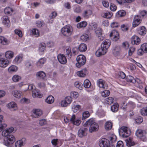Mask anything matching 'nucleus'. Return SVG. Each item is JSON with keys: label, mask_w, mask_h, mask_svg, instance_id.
Returning <instances> with one entry per match:
<instances>
[{"label": "nucleus", "mask_w": 147, "mask_h": 147, "mask_svg": "<svg viewBox=\"0 0 147 147\" xmlns=\"http://www.w3.org/2000/svg\"><path fill=\"white\" fill-rule=\"evenodd\" d=\"M119 132L120 136L123 138H127L131 134L130 128L127 127L123 126L119 129Z\"/></svg>", "instance_id": "1"}, {"label": "nucleus", "mask_w": 147, "mask_h": 147, "mask_svg": "<svg viewBox=\"0 0 147 147\" xmlns=\"http://www.w3.org/2000/svg\"><path fill=\"white\" fill-rule=\"evenodd\" d=\"M61 31L64 36H69L72 34L73 32L72 28L70 25H66L62 28Z\"/></svg>", "instance_id": "2"}, {"label": "nucleus", "mask_w": 147, "mask_h": 147, "mask_svg": "<svg viewBox=\"0 0 147 147\" xmlns=\"http://www.w3.org/2000/svg\"><path fill=\"white\" fill-rule=\"evenodd\" d=\"M76 60L77 63L76 64V66L77 67L80 68L82 66L84 65L86 62V59L84 56L80 55L77 57Z\"/></svg>", "instance_id": "3"}, {"label": "nucleus", "mask_w": 147, "mask_h": 147, "mask_svg": "<svg viewBox=\"0 0 147 147\" xmlns=\"http://www.w3.org/2000/svg\"><path fill=\"white\" fill-rule=\"evenodd\" d=\"M135 134L137 137L140 139L142 141L144 142L146 141V133L145 131L142 129H138L136 131Z\"/></svg>", "instance_id": "4"}, {"label": "nucleus", "mask_w": 147, "mask_h": 147, "mask_svg": "<svg viewBox=\"0 0 147 147\" xmlns=\"http://www.w3.org/2000/svg\"><path fill=\"white\" fill-rule=\"evenodd\" d=\"M110 144L109 140L106 138H102L100 140L99 144L100 147H108Z\"/></svg>", "instance_id": "5"}, {"label": "nucleus", "mask_w": 147, "mask_h": 147, "mask_svg": "<svg viewBox=\"0 0 147 147\" xmlns=\"http://www.w3.org/2000/svg\"><path fill=\"white\" fill-rule=\"evenodd\" d=\"M42 114V111L39 109H34L32 110V116L33 118L39 117Z\"/></svg>", "instance_id": "6"}, {"label": "nucleus", "mask_w": 147, "mask_h": 147, "mask_svg": "<svg viewBox=\"0 0 147 147\" xmlns=\"http://www.w3.org/2000/svg\"><path fill=\"white\" fill-rule=\"evenodd\" d=\"M107 50L102 47L99 48L96 52L95 54L97 57L105 55L107 52Z\"/></svg>", "instance_id": "7"}, {"label": "nucleus", "mask_w": 147, "mask_h": 147, "mask_svg": "<svg viewBox=\"0 0 147 147\" xmlns=\"http://www.w3.org/2000/svg\"><path fill=\"white\" fill-rule=\"evenodd\" d=\"M110 36L114 41L118 40L119 38V33L116 30H113L110 34Z\"/></svg>", "instance_id": "8"}, {"label": "nucleus", "mask_w": 147, "mask_h": 147, "mask_svg": "<svg viewBox=\"0 0 147 147\" xmlns=\"http://www.w3.org/2000/svg\"><path fill=\"white\" fill-rule=\"evenodd\" d=\"M88 129L86 127L80 129L78 131V136L81 138L86 136L87 134Z\"/></svg>", "instance_id": "9"}, {"label": "nucleus", "mask_w": 147, "mask_h": 147, "mask_svg": "<svg viewBox=\"0 0 147 147\" xmlns=\"http://www.w3.org/2000/svg\"><path fill=\"white\" fill-rule=\"evenodd\" d=\"M14 128L13 127H11L7 128V129L3 130L2 132V135L3 136L7 137V136L9 135L10 133L14 131Z\"/></svg>", "instance_id": "10"}, {"label": "nucleus", "mask_w": 147, "mask_h": 147, "mask_svg": "<svg viewBox=\"0 0 147 147\" xmlns=\"http://www.w3.org/2000/svg\"><path fill=\"white\" fill-rule=\"evenodd\" d=\"M70 121L73 124L77 126L80 125L81 122L80 119H76V116L74 115L71 116L70 119Z\"/></svg>", "instance_id": "11"}, {"label": "nucleus", "mask_w": 147, "mask_h": 147, "mask_svg": "<svg viewBox=\"0 0 147 147\" xmlns=\"http://www.w3.org/2000/svg\"><path fill=\"white\" fill-rule=\"evenodd\" d=\"M57 59L58 61L62 64H65L67 62V60L65 56L63 54H59L57 56Z\"/></svg>", "instance_id": "12"}, {"label": "nucleus", "mask_w": 147, "mask_h": 147, "mask_svg": "<svg viewBox=\"0 0 147 147\" xmlns=\"http://www.w3.org/2000/svg\"><path fill=\"white\" fill-rule=\"evenodd\" d=\"M97 84L98 86L100 88L106 89L107 88V85L105 82L102 79H99L97 81Z\"/></svg>", "instance_id": "13"}, {"label": "nucleus", "mask_w": 147, "mask_h": 147, "mask_svg": "<svg viewBox=\"0 0 147 147\" xmlns=\"http://www.w3.org/2000/svg\"><path fill=\"white\" fill-rule=\"evenodd\" d=\"M23 57L22 54H19L17 55L13 61V63L15 64L20 63L22 61Z\"/></svg>", "instance_id": "14"}, {"label": "nucleus", "mask_w": 147, "mask_h": 147, "mask_svg": "<svg viewBox=\"0 0 147 147\" xmlns=\"http://www.w3.org/2000/svg\"><path fill=\"white\" fill-rule=\"evenodd\" d=\"M1 19L4 25L7 27H9L10 26V22L7 16H4L2 17Z\"/></svg>", "instance_id": "15"}, {"label": "nucleus", "mask_w": 147, "mask_h": 147, "mask_svg": "<svg viewBox=\"0 0 147 147\" xmlns=\"http://www.w3.org/2000/svg\"><path fill=\"white\" fill-rule=\"evenodd\" d=\"M9 64V61L8 60L0 57V67L5 68Z\"/></svg>", "instance_id": "16"}, {"label": "nucleus", "mask_w": 147, "mask_h": 147, "mask_svg": "<svg viewBox=\"0 0 147 147\" xmlns=\"http://www.w3.org/2000/svg\"><path fill=\"white\" fill-rule=\"evenodd\" d=\"M26 140L25 138H22L21 140L16 141L15 143L16 147H21L24 145L26 143Z\"/></svg>", "instance_id": "17"}, {"label": "nucleus", "mask_w": 147, "mask_h": 147, "mask_svg": "<svg viewBox=\"0 0 147 147\" xmlns=\"http://www.w3.org/2000/svg\"><path fill=\"white\" fill-rule=\"evenodd\" d=\"M36 76L38 79L44 80L46 77V74L44 72L40 71L36 73Z\"/></svg>", "instance_id": "18"}, {"label": "nucleus", "mask_w": 147, "mask_h": 147, "mask_svg": "<svg viewBox=\"0 0 147 147\" xmlns=\"http://www.w3.org/2000/svg\"><path fill=\"white\" fill-rule=\"evenodd\" d=\"M126 81L128 82H132L134 83L137 81V82L139 83H142V82L139 79H138L137 80H136L134 78L131 76H127L126 78Z\"/></svg>", "instance_id": "19"}, {"label": "nucleus", "mask_w": 147, "mask_h": 147, "mask_svg": "<svg viewBox=\"0 0 147 147\" xmlns=\"http://www.w3.org/2000/svg\"><path fill=\"white\" fill-rule=\"evenodd\" d=\"M131 42L133 44L139 45L140 42V39L136 36H133L131 39Z\"/></svg>", "instance_id": "20"}, {"label": "nucleus", "mask_w": 147, "mask_h": 147, "mask_svg": "<svg viewBox=\"0 0 147 147\" xmlns=\"http://www.w3.org/2000/svg\"><path fill=\"white\" fill-rule=\"evenodd\" d=\"M7 106L8 108L12 110L16 111L18 109L17 104L14 102H11L9 103L7 105Z\"/></svg>", "instance_id": "21"}, {"label": "nucleus", "mask_w": 147, "mask_h": 147, "mask_svg": "<svg viewBox=\"0 0 147 147\" xmlns=\"http://www.w3.org/2000/svg\"><path fill=\"white\" fill-rule=\"evenodd\" d=\"M110 40L108 39H107L105 40L102 43L101 45V47L106 49L107 50V49L110 46Z\"/></svg>", "instance_id": "22"}, {"label": "nucleus", "mask_w": 147, "mask_h": 147, "mask_svg": "<svg viewBox=\"0 0 147 147\" xmlns=\"http://www.w3.org/2000/svg\"><path fill=\"white\" fill-rule=\"evenodd\" d=\"M32 95L34 98L37 97L41 98L42 96V95L40 93V92L38 90L34 89L32 91Z\"/></svg>", "instance_id": "23"}, {"label": "nucleus", "mask_w": 147, "mask_h": 147, "mask_svg": "<svg viewBox=\"0 0 147 147\" xmlns=\"http://www.w3.org/2000/svg\"><path fill=\"white\" fill-rule=\"evenodd\" d=\"M89 127V131L90 133H92L93 132L98 131L99 129V126L97 123H95Z\"/></svg>", "instance_id": "24"}, {"label": "nucleus", "mask_w": 147, "mask_h": 147, "mask_svg": "<svg viewBox=\"0 0 147 147\" xmlns=\"http://www.w3.org/2000/svg\"><path fill=\"white\" fill-rule=\"evenodd\" d=\"M46 62V59L44 58H41L36 62V65L39 68H41Z\"/></svg>", "instance_id": "25"}, {"label": "nucleus", "mask_w": 147, "mask_h": 147, "mask_svg": "<svg viewBox=\"0 0 147 147\" xmlns=\"http://www.w3.org/2000/svg\"><path fill=\"white\" fill-rule=\"evenodd\" d=\"M121 51V48L119 46H116L113 50V52L114 55L116 56L119 55Z\"/></svg>", "instance_id": "26"}, {"label": "nucleus", "mask_w": 147, "mask_h": 147, "mask_svg": "<svg viewBox=\"0 0 147 147\" xmlns=\"http://www.w3.org/2000/svg\"><path fill=\"white\" fill-rule=\"evenodd\" d=\"M126 145L128 147H130L135 145V143L131 138L125 140Z\"/></svg>", "instance_id": "27"}, {"label": "nucleus", "mask_w": 147, "mask_h": 147, "mask_svg": "<svg viewBox=\"0 0 147 147\" xmlns=\"http://www.w3.org/2000/svg\"><path fill=\"white\" fill-rule=\"evenodd\" d=\"M95 120L93 118H91L88 120L84 124V126L85 127L88 125H89L90 126H92L93 125L96 123Z\"/></svg>", "instance_id": "28"}, {"label": "nucleus", "mask_w": 147, "mask_h": 147, "mask_svg": "<svg viewBox=\"0 0 147 147\" xmlns=\"http://www.w3.org/2000/svg\"><path fill=\"white\" fill-rule=\"evenodd\" d=\"M9 42L7 39L4 37L0 36V43L3 45H7Z\"/></svg>", "instance_id": "29"}, {"label": "nucleus", "mask_w": 147, "mask_h": 147, "mask_svg": "<svg viewBox=\"0 0 147 147\" xmlns=\"http://www.w3.org/2000/svg\"><path fill=\"white\" fill-rule=\"evenodd\" d=\"M14 55L13 52L11 51H9L6 52L5 53V57L8 59L12 58Z\"/></svg>", "instance_id": "30"}, {"label": "nucleus", "mask_w": 147, "mask_h": 147, "mask_svg": "<svg viewBox=\"0 0 147 147\" xmlns=\"http://www.w3.org/2000/svg\"><path fill=\"white\" fill-rule=\"evenodd\" d=\"M86 72V69H84L80 71H78L76 73L77 75L80 77H84L85 76Z\"/></svg>", "instance_id": "31"}, {"label": "nucleus", "mask_w": 147, "mask_h": 147, "mask_svg": "<svg viewBox=\"0 0 147 147\" xmlns=\"http://www.w3.org/2000/svg\"><path fill=\"white\" fill-rule=\"evenodd\" d=\"M92 14V11L90 9L85 10L83 13V16L86 18H88Z\"/></svg>", "instance_id": "32"}, {"label": "nucleus", "mask_w": 147, "mask_h": 147, "mask_svg": "<svg viewBox=\"0 0 147 147\" xmlns=\"http://www.w3.org/2000/svg\"><path fill=\"white\" fill-rule=\"evenodd\" d=\"M12 94L16 98H20L22 95V93L21 92L17 90H14L12 92Z\"/></svg>", "instance_id": "33"}, {"label": "nucleus", "mask_w": 147, "mask_h": 147, "mask_svg": "<svg viewBox=\"0 0 147 147\" xmlns=\"http://www.w3.org/2000/svg\"><path fill=\"white\" fill-rule=\"evenodd\" d=\"M54 101V98L52 95L48 96L45 100V101L48 104H51L53 103Z\"/></svg>", "instance_id": "34"}, {"label": "nucleus", "mask_w": 147, "mask_h": 147, "mask_svg": "<svg viewBox=\"0 0 147 147\" xmlns=\"http://www.w3.org/2000/svg\"><path fill=\"white\" fill-rule=\"evenodd\" d=\"M138 33L141 35H144L146 34V28L142 26L140 28V29L138 30Z\"/></svg>", "instance_id": "35"}, {"label": "nucleus", "mask_w": 147, "mask_h": 147, "mask_svg": "<svg viewBox=\"0 0 147 147\" xmlns=\"http://www.w3.org/2000/svg\"><path fill=\"white\" fill-rule=\"evenodd\" d=\"M112 127V123L109 121H107L105 123V129L106 130H110Z\"/></svg>", "instance_id": "36"}, {"label": "nucleus", "mask_w": 147, "mask_h": 147, "mask_svg": "<svg viewBox=\"0 0 147 147\" xmlns=\"http://www.w3.org/2000/svg\"><path fill=\"white\" fill-rule=\"evenodd\" d=\"M78 49L80 52H84L87 49L86 45L83 43L81 44L79 46Z\"/></svg>", "instance_id": "37"}, {"label": "nucleus", "mask_w": 147, "mask_h": 147, "mask_svg": "<svg viewBox=\"0 0 147 147\" xmlns=\"http://www.w3.org/2000/svg\"><path fill=\"white\" fill-rule=\"evenodd\" d=\"M87 22L85 21H83L78 23L77 24V26L78 28H84L87 25Z\"/></svg>", "instance_id": "38"}, {"label": "nucleus", "mask_w": 147, "mask_h": 147, "mask_svg": "<svg viewBox=\"0 0 147 147\" xmlns=\"http://www.w3.org/2000/svg\"><path fill=\"white\" fill-rule=\"evenodd\" d=\"M114 101V99L111 97H109L105 99V103L109 105L113 103Z\"/></svg>", "instance_id": "39"}, {"label": "nucleus", "mask_w": 147, "mask_h": 147, "mask_svg": "<svg viewBox=\"0 0 147 147\" xmlns=\"http://www.w3.org/2000/svg\"><path fill=\"white\" fill-rule=\"evenodd\" d=\"M31 32L32 34L36 37H38L40 36V32L39 30L36 29H33L32 31Z\"/></svg>", "instance_id": "40"}, {"label": "nucleus", "mask_w": 147, "mask_h": 147, "mask_svg": "<svg viewBox=\"0 0 147 147\" xmlns=\"http://www.w3.org/2000/svg\"><path fill=\"white\" fill-rule=\"evenodd\" d=\"M112 16V13L109 12H104L101 14V16L102 17L107 18H110Z\"/></svg>", "instance_id": "41"}, {"label": "nucleus", "mask_w": 147, "mask_h": 147, "mask_svg": "<svg viewBox=\"0 0 147 147\" xmlns=\"http://www.w3.org/2000/svg\"><path fill=\"white\" fill-rule=\"evenodd\" d=\"M119 105L117 103H115L111 106V109L113 112L117 111L118 110Z\"/></svg>", "instance_id": "42"}, {"label": "nucleus", "mask_w": 147, "mask_h": 147, "mask_svg": "<svg viewBox=\"0 0 147 147\" xmlns=\"http://www.w3.org/2000/svg\"><path fill=\"white\" fill-rule=\"evenodd\" d=\"M74 86L80 90H82L83 88L82 84L80 82H76L74 84Z\"/></svg>", "instance_id": "43"}, {"label": "nucleus", "mask_w": 147, "mask_h": 147, "mask_svg": "<svg viewBox=\"0 0 147 147\" xmlns=\"http://www.w3.org/2000/svg\"><path fill=\"white\" fill-rule=\"evenodd\" d=\"M141 114L143 116H147V107L142 108L140 110Z\"/></svg>", "instance_id": "44"}, {"label": "nucleus", "mask_w": 147, "mask_h": 147, "mask_svg": "<svg viewBox=\"0 0 147 147\" xmlns=\"http://www.w3.org/2000/svg\"><path fill=\"white\" fill-rule=\"evenodd\" d=\"M126 14L125 11L123 10H121L118 11L116 15L118 17H122L124 16Z\"/></svg>", "instance_id": "45"}, {"label": "nucleus", "mask_w": 147, "mask_h": 147, "mask_svg": "<svg viewBox=\"0 0 147 147\" xmlns=\"http://www.w3.org/2000/svg\"><path fill=\"white\" fill-rule=\"evenodd\" d=\"M13 11V10L10 7H7L5 8L4 12L5 14H11Z\"/></svg>", "instance_id": "46"}, {"label": "nucleus", "mask_w": 147, "mask_h": 147, "mask_svg": "<svg viewBox=\"0 0 147 147\" xmlns=\"http://www.w3.org/2000/svg\"><path fill=\"white\" fill-rule=\"evenodd\" d=\"M7 140L13 143L15 140V138L14 136L13 135H9L8 136H7V137L6 138Z\"/></svg>", "instance_id": "47"}, {"label": "nucleus", "mask_w": 147, "mask_h": 147, "mask_svg": "<svg viewBox=\"0 0 147 147\" xmlns=\"http://www.w3.org/2000/svg\"><path fill=\"white\" fill-rule=\"evenodd\" d=\"M91 83L88 80H86L84 82V85L85 88H88L91 86Z\"/></svg>", "instance_id": "48"}, {"label": "nucleus", "mask_w": 147, "mask_h": 147, "mask_svg": "<svg viewBox=\"0 0 147 147\" xmlns=\"http://www.w3.org/2000/svg\"><path fill=\"white\" fill-rule=\"evenodd\" d=\"M135 48L134 47H130L128 51V55L129 56H131L135 51Z\"/></svg>", "instance_id": "49"}, {"label": "nucleus", "mask_w": 147, "mask_h": 147, "mask_svg": "<svg viewBox=\"0 0 147 147\" xmlns=\"http://www.w3.org/2000/svg\"><path fill=\"white\" fill-rule=\"evenodd\" d=\"M90 116V113L88 111H86L83 113L82 114V120H84Z\"/></svg>", "instance_id": "50"}, {"label": "nucleus", "mask_w": 147, "mask_h": 147, "mask_svg": "<svg viewBox=\"0 0 147 147\" xmlns=\"http://www.w3.org/2000/svg\"><path fill=\"white\" fill-rule=\"evenodd\" d=\"M97 24L94 23H91L89 24V28L90 30H95L96 29Z\"/></svg>", "instance_id": "51"}, {"label": "nucleus", "mask_w": 147, "mask_h": 147, "mask_svg": "<svg viewBox=\"0 0 147 147\" xmlns=\"http://www.w3.org/2000/svg\"><path fill=\"white\" fill-rule=\"evenodd\" d=\"M46 49V45L44 43H42L39 45V50L41 52H43Z\"/></svg>", "instance_id": "52"}, {"label": "nucleus", "mask_w": 147, "mask_h": 147, "mask_svg": "<svg viewBox=\"0 0 147 147\" xmlns=\"http://www.w3.org/2000/svg\"><path fill=\"white\" fill-rule=\"evenodd\" d=\"M81 108L80 105H73L72 107V110L74 113L76 112Z\"/></svg>", "instance_id": "53"}, {"label": "nucleus", "mask_w": 147, "mask_h": 147, "mask_svg": "<svg viewBox=\"0 0 147 147\" xmlns=\"http://www.w3.org/2000/svg\"><path fill=\"white\" fill-rule=\"evenodd\" d=\"M70 96L71 97H73L75 99L77 98L79 96V94L77 92L72 91L70 93Z\"/></svg>", "instance_id": "54"}, {"label": "nucleus", "mask_w": 147, "mask_h": 147, "mask_svg": "<svg viewBox=\"0 0 147 147\" xmlns=\"http://www.w3.org/2000/svg\"><path fill=\"white\" fill-rule=\"evenodd\" d=\"M18 69L17 67L15 65H13L10 66L8 69V71L9 72L16 71Z\"/></svg>", "instance_id": "55"}, {"label": "nucleus", "mask_w": 147, "mask_h": 147, "mask_svg": "<svg viewBox=\"0 0 147 147\" xmlns=\"http://www.w3.org/2000/svg\"><path fill=\"white\" fill-rule=\"evenodd\" d=\"M66 55H67L70 58L72 56V53L71 51V48L69 47H68L66 49Z\"/></svg>", "instance_id": "56"}, {"label": "nucleus", "mask_w": 147, "mask_h": 147, "mask_svg": "<svg viewBox=\"0 0 147 147\" xmlns=\"http://www.w3.org/2000/svg\"><path fill=\"white\" fill-rule=\"evenodd\" d=\"M96 35L98 37H100L102 35V30L100 28H97L95 31Z\"/></svg>", "instance_id": "57"}, {"label": "nucleus", "mask_w": 147, "mask_h": 147, "mask_svg": "<svg viewBox=\"0 0 147 147\" xmlns=\"http://www.w3.org/2000/svg\"><path fill=\"white\" fill-rule=\"evenodd\" d=\"M110 94V92L109 90H105L103 91L101 93V95L103 97H106L109 96Z\"/></svg>", "instance_id": "58"}, {"label": "nucleus", "mask_w": 147, "mask_h": 147, "mask_svg": "<svg viewBox=\"0 0 147 147\" xmlns=\"http://www.w3.org/2000/svg\"><path fill=\"white\" fill-rule=\"evenodd\" d=\"M44 24V22L41 20H38L36 22V25L38 27H41Z\"/></svg>", "instance_id": "59"}, {"label": "nucleus", "mask_w": 147, "mask_h": 147, "mask_svg": "<svg viewBox=\"0 0 147 147\" xmlns=\"http://www.w3.org/2000/svg\"><path fill=\"white\" fill-rule=\"evenodd\" d=\"M116 136L114 134L110 135L109 138V139L112 142H115L116 140Z\"/></svg>", "instance_id": "60"}, {"label": "nucleus", "mask_w": 147, "mask_h": 147, "mask_svg": "<svg viewBox=\"0 0 147 147\" xmlns=\"http://www.w3.org/2000/svg\"><path fill=\"white\" fill-rule=\"evenodd\" d=\"M13 80L15 82H18L20 80L21 77L19 76L16 75H14L12 78Z\"/></svg>", "instance_id": "61"}, {"label": "nucleus", "mask_w": 147, "mask_h": 147, "mask_svg": "<svg viewBox=\"0 0 147 147\" xmlns=\"http://www.w3.org/2000/svg\"><path fill=\"white\" fill-rule=\"evenodd\" d=\"M141 48L144 53H147V43H144L142 44L141 46Z\"/></svg>", "instance_id": "62"}, {"label": "nucleus", "mask_w": 147, "mask_h": 147, "mask_svg": "<svg viewBox=\"0 0 147 147\" xmlns=\"http://www.w3.org/2000/svg\"><path fill=\"white\" fill-rule=\"evenodd\" d=\"M80 39L83 41H86L88 40V36L86 34H84L81 36Z\"/></svg>", "instance_id": "63"}, {"label": "nucleus", "mask_w": 147, "mask_h": 147, "mask_svg": "<svg viewBox=\"0 0 147 147\" xmlns=\"http://www.w3.org/2000/svg\"><path fill=\"white\" fill-rule=\"evenodd\" d=\"M129 27L127 24H123L121 26V29L123 31H127L128 30Z\"/></svg>", "instance_id": "64"}]
</instances>
